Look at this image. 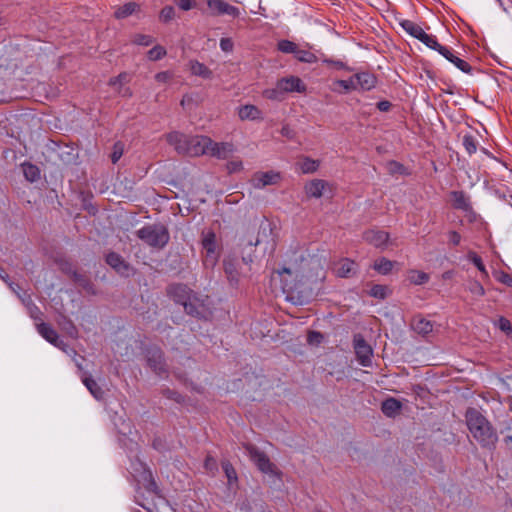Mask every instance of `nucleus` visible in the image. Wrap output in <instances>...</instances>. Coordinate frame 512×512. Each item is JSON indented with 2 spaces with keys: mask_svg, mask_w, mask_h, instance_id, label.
Returning <instances> with one entry per match:
<instances>
[{
  "mask_svg": "<svg viewBox=\"0 0 512 512\" xmlns=\"http://www.w3.org/2000/svg\"><path fill=\"white\" fill-rule=\"evenodd\" d=\"M167 141L182 154L190 156L209 155L212 139L207 136L188 137L179 132L167 135Z\"/></svg>",
  "mask_w": 512,
  "mask_h": 512,
  "instance_id": "f257e3e1",
  "label": "nucleus"
},
{
  "mask_svg": "<svg viewBox=\"0 0 512 512\" xmlns=\"http://www.w3.org/2000/svg\"><path fill=\"white\" fill-rule=\"evenodd\" d=\"M465 417L470 433L483 447L492 446L497 442L495 430L478 410L468 409Z\"/></svg>",
  "mask_w": 512,
  "mask_h": 512,
  "instance_id": "f03ea898",
  "label": "nucleus"
},
{
  "mask_svg": "<svg viewBox=\"0 0 512 512\" xmlns=\"http://www.w3.org/2000/svg\"><path fill=\"white\" fill-rule=\"evenodd\" d=\"M169 294L174 300L183 305L185 311L190 315H200V308L203 301L200 300L186 285L176 284L169 288Z\"/></svg>",
  "mask_w": 512,
  "mask_h": 512,
  "instance_id": "7ed1b4c3",
  "label": "nucleus"
},
{
  "mask_svg": "<svg viewBox=\"0 0 512 512\" xmlns=\"http://www.w3.org/2000/svg\"><path fill=\"white\" fill-rule=\"evenodd\" d=\"M137 236L154 248H163L169 241L168 230L163 225H147L137 231Z\"/></svg>",
  "mask_w": 512,
  "mask_h": 512,
  "instance_id": "20e7f679",
  "label": "nucleus"
},
{
  "mask_svg": "<svg viewBox=\"0 0 512 512\" xmlns=\"http://www.w3.org/2000/svg\"><path fill=\"white\" fill-rule=\"evenodd\" d=\"M201 244L204 253V265L214 267L220 256L216 234L210 230L203 231Z\"/></svg>",
  "mask_w": 512,
  "mask_h": 512,
  "instance_id": "39448f33",
  "label": "nucleus"
},
{
  "mask_svg": "<svg viewBox=\"0 0 512 512\" xmlns=\"http://www.w3.org/2000/svg\"><path fill=\"white\" fill-rule=\"evenodd\" d=\"M246 448L250 459L256 464L261 472L270 475L279 474L276 466L270 461L265 453L251 445L247 446Z\"/></svg>",
  "mask_w": 512,
  "mask_h": 512,
  "instance_id": "423d86ee",
  "label": "nucleus"
},
{
  "mask_svg": "<svg viewBox=\"0 0 512 512\" xmlns=\"http://www.w3.org/2000/svg\"><path fill=\"white\" fill-rule=\"evenodd\" d=\"M281 180L282 176L278 171H258L252 175L250 183L255 189H263L266 186L277 185Z\"/></svg>",
  "mask_w": 512,
  "mask_h": 512,
  "instance_id": "0eeeda50",
  "label": "nucleus"
},
{
  "mask_svg": "<svg viewBox=\"0 0 512 512\" xmlns=\"http://www.w3.org/2000/svg\"><path fill=\"white\" fill-rule=\"evenodd\" d=\"M353 345L358 362L362 366H370L373 350L371 346L365 341L363 336L356 334L353 339Z\"/></svg>",
  "mask_w": 512,
  "mask_h": 512,
  "instance_id": "6e6552de",
  "label": "nucleus"
},
{
  "mask_svg": "<svg viewBox=\"0 0 512 512\" xmlns=\"http://www.w3.org/2000/svg\"><path fill=\"white\" fill-rule=\"evenodd\" d=\"M207 5L211 11V15L213 16L229 15L237 17L239 15V9L237 7L232 6L223 0H207Z\"/></svg>",
  "mask_w": 512,
  "mask_h": 512,
  "instance_id": "1a4fd4ad",
  "label": "nucleus"
},
{
  "mask_svg": "<svg viewBox=\"0 0 512 512\" xmlns=\"http://www.w3.org/2000/svg\"><path fill=\"white\" fill-rule=\"evenodd\" d=\"M278 87L283 91V93H304L306 92L305 83L297 76H288L283 77L277 81Z\"/></svg>",
  "mask_w": 512,
  "mask_h": 512,
  "instance_id": "9d476101",
  "label": "nucleus"
},
{
  "mask_svg": "<svg viewBox=\"0 0 512 512\" xmlns=\"http://www.w3.org/2000/svg\"><path fill=\"white\" fill-rule=\"evenodd\" d=\"M363 238L367 243L380 249H385L389 242V234L382 230H368L364 233Z\"/></svg>",
  "mask_w": 512,
  "mask_h": 512,
  "instance_id": "9b49d317",
  "label": "nucleus"
},
{
  "mask_svg": "<svg viewBox=\"0 0 512 512\" xmlns=\"http://www.w3.org/2000/svg\"><path fill=\"white\" fill-rule=\"evenodd\" d=\"M130 79V75L126 72H123L118 76L111 78L109 80V85L113 87L118 95L128 98L132 96V90L126 86Z\"/></svg>",
  "mask_w": 512,
  "mask_h": 512,
  "instance_id": "f8f14e48",
  "label": "nucleus"
},
{
  "mask_svg": "<svg viewBox=\"0 0 512 512\" xmlns=\"http://www.w3.org/2000/svg\"><path fill=\"white\" fill-rule=\"evenodd\" d=\"M236 148L232 142H215L211 141L209 156L216 157L218 159H227L234 152Z\"/></svg>",
  "mask_w": 512,
  "mask_h": 512,
  "instance_id": "ddd939ff",
  "label": "nucleus"
},
{
  "mask_svg": "<svg viewBox=\"0 0 512 512\" xmlns=\"http://www.w3.org/2000/svg\"><path fill=\"white\" fill-rule=\"evenodd\" d=\"M328 186L329 183L325 180L313 179L305 184L304 191L309 198H320Z\"/></svg>",
  "mask_w": 512,
  "mask_h": 512,
  "instance_id": "4468645a",
  "label": "nucleus"
},
{
  "mask_svg": "<svg viewBox=\"0 0 512 512\" xmlns=\"http://www.w3.org/2000/svg\"><path fill=\"white\" fill-rule=\"evenodd\" d=\"M356 263L348 258L340 259L333 264V271L338 277H349L356 271Z\"/></svg>",
  "mask_w": 512,
  "mask_h": 512,
  "instance_id": "2eb2a0df",
  "label": "nucleus"
},
{
  "mask_svg": "<svg viewBox=\"0 0 512 512\" xmlns=\"http://www.w3.org/2000/svg\"><path fill=\"white\" fill-rule=\"evenodd\" d=\"M37 330L39 334L48 342L58 348H63V341L59 339L57 332L50 325L46 323H39L37 324Z\"/></svg>",
  "mask_w": 512,
  "mask_h": 512,
  "instance_id": "dca6fc26",
  "label": "nucleus"
},
{
  "mask_svg": "<svg viewBox=\"0 0 512 512\" xmlns=\"http://www.w3.org/2000/svg\"><path fill=\"white\" fill-rule=\"evenodd\" d=\"M352 77H353L357 91L358 90H361V91L371 90L376 85V78L370 73H366V72L357 73V74L353 75Z\"/></svg>",
  "mask_w": 512,
  "mask_h": 512,
  "instance_id": "f3484780",
  "label": "nucleus"
},
{
  "mask_svg": "<svg viewBox=\"0 0 512 512\" xmlns=\"http://www.w3.org/2000/svg\"><path fill=\"white\" fill-rule=\"evenodd\" d=\"M320 167V161L307 156H302L296 163V168L302 174L315 173Z\"/></svg>",
  "mask_w": 512,
  "mask_h": 512,
  "instance_id": "a211bd4d",
  "label": "nucleus"
},
{
  "mask_svg": "<svg viewBox=\"0 0 512 512\" xmlns=\"http://www.w3.org/2000/svg\"><path fill=\"white\" fill-rule=\"evenodd\" d=\"M411 326L416 333L422 336L430 334L434 327L431 321L421 315H417L412 319Z\"/></svg>",
  "mask_w": 512,
  "mask_h": 512,
  "instance_id": "6ab92c4d",
  "label": "nucleus"
},
{
  "mask_svg": "<svg viewBox=\"0 0 512 512\" xmlns=\"http://www.w3.org/2000/svg\"><path fill=\"white\" fill-rule=\"evenodd\" d=\"M140 6L136 2L129 1L121 6H117L114 11L116 19H124L139 11Z\"/></svg>",
  "mask_w": 512,
  "mask_h": 512,
  "instance_id": "aec40b11",
  "label": "nucleus"
},
{
  "mask_svg": "<svg viewBox=\"0 0 512 512\" xmlns=\"http://www.w3.org/2000/svg\"><path fill=\"white\" fill-rule=\"evenodd\" d=\"M238 116L241 120H257L262 118V113L255 105H244L239 108Z\"/></svg>",
  "mask_w": 512,
  "mask_h": 512,
  "instance_id": "412c9836",
  "label": "nucleus"
},
{
  "mask_svg": "<svg viewBox=\"0 0 512 512\" xmlns=\"http://www.w3.org/2000/svg\"><path fill=\"white\" fill-rule=\"evenodd\" d=\"M106 262L109 266H111L113 269H115L117 272L121 274H125L128 272L129 267L124 262L122 257L118 255L117 253L111 252L106 257Z\"/></svg>",
  "mask_w": 512,
  "mask_h": 512,
  "instance_id": "4be33fe9",
  "label": "nucleus"
},
{
  "mask_svg": "<svg viewBox=\"0 0 512 512\" xmlns=\"http://www.w3.org/2000/svg\"><path fill=\"white\" fill-rule=\"evenodd\" d=\"M190 72L204 79H210L212 77V71L203 63L196 60H191L188 64Z\"/></svg>",
  "mask_w": 512,
  "mask_h": 512,
  "instance_id": "5701e85b",
  "label": "nucleus"
},
{
  "mask_svg": "<svg viewBox=\"0 0 512 512\" xmlns=\"http://www.w3.org/2000/svg\"><path fill=\"white\" fill-rule=\"evenodd\" d=\"M148 365L157 374H161L164 371V363L162 358V352L160 350H153L149 352Z\"/></svg>",
  "mask_w": 512,
  "mask_h": 512,
  "instance_id": "b1692460",
  "label": "nucleus"
},
{
  "mask_svg": "<svg viewBox=\"0 0 512 512\" xmlns=\"http://www.w3.org/2000/svg\"><path fill=\"white\" fill-rule=\"evenodd\" d=\"M331 89H332V91L339 93V94H344V93H348L351 91H357L352 76L347 80H335L332 83Z\"/></svg>",
  "mask_w": 512,
  "mask_h": 512,
  "instance_id": "393cba45",
  "label": "nucleus"
},
{
  "mask_svg": "<svg viewBox=\"0 0 512 512\" xmlns=\"http://www.w3.org/2000/svg\"><path fill=\"white\" fill-rule=\"evenodd\" d=\"M271 226L268 222H262L259 226L258 234L255 241L249 240L247 244L249 246H257L260 243L266 241L271 234Z\"/></svg>",
  "mask_w": 512,
  "mask_h": 512,
  "instance_id": "a878e982",
  "label": "nucleus"
},
{
  "mask_svg": "<svg viewBox=\"0 0 512 512\" xmlns=\"http://www.w3.org/2000/svg\"><path fill=\"white\" fill-rule=\"evenodd\" d=\"M401 407L402 405L398 400L389 398L382 403L381 409L386 416L393 417L399 413Z\"/></svg>",
  "mask_w": 512,
  "mask_h": 512,
  "instance_id": "bb28decb",
  "label": "nucleus"
},
{
  "mask_svg": "<svg viewBox=\"0 0 512 512\" xmlns=\"http://www.w3.org/2000/svg\"><path fill=\"white\" fill-rule=\"evenodd\" d=\"M396 262L391 261L385 257H381L374 261L373 269L376 270L379 274L387 275L389 274Z\"/></svg>",
  "mask_w": 512,
  "mask_h": 512,
  "instance_id": "cd10ccee",
  "label": "nucleus"
},
{
  "mask_svg": "<svg viewBox=\"0 0 512 512\" xmlns=\"http://www.w3.org/2000/svg\"><path fill=\"white\" fill-rule=\"evenodd\" d=\"M407 279L414 285H422L429 281L430 276L423 271L411 269L407 272Z\"/></svg>",
  "mask_w": 512,
  "mask_h": 512,
  "instance_id": "c85d7f7f",
  "label": "nucleus"
},
{
  "mask_svg": "<svg viewBox=\"0 0 512 512\" xmlns=\"http://www.w3.org/2000/svg\"><path fill=\"white\" fill-rule=\"evenodd\" d=\"M453 205L457 209L462 210H469L470 209V202L468 197L461 191H454L451 193Z\"/></svg>",
  "mask_w": 512,
  "mask_h": 512,
  "instance_id": "c756f323",
  "label": "nucleus"
},
{
  "mask_svg": "<svg viewBox=\"0 0 512 512\" xmlns=\"http://www.w3.org/2000/svg\"><path fill=\"white\" fill-rule=\"evenodd\" d=\"M224 271L230 282L238 281L237 263L233 258H226L223 261Z\"/></svg>",
  "mask_w": 512,
  "mask_h": 512,
  "instance_id": "7c9ffc66",
  "label": "nucleus"
},
{
  "mask_svg": "<svg viewBox=\"0 0 512 512\" xmlns=\"http://www.w3.org/2000/svg\"><path fill=\"white\" fill-rule=\"evenodd\" d=\"M295 57L298 61L308 64H313L318 61V57L315 53L311 52L308 49L301 48L298 46Z\"/></svg>",
  "mask_w": 512,
  "mask_h": 512,
  "instance_id": "2f4dec72",
  "label": "nucleus"
},
{
  "mask_svg": "<svg viewBox=\"0 0 512 512\" xmlns=\"http://www.w3.org/2000/svg\"><path fill=\"white\" fill-rule=\"evenodd\" d=\"M22 170L25 178L30 182H35L40 178V170L31 163L22 164Z\"/></svg>",
  "mask_w": 512,
  "mask_h": 512,
  "instance_id": "473e14b6",
  "label": "nucleus"
},
{
  "mask_svg": "<svg viewBox=\"0 0 512 512\" xmlns=\"http://www.w3.org/2000/svg\"><path fill=\"white\" fill-rule=\"evenodd\" d=\"M82 381L86 388L96 399H101L103 397V390L93 378L86 376L82 379Z\"/></svg>",
  "mask_w": 512,
  "mask_h": 512,
  "instance_id": "72a5a7b5",
  "label": "nucleus"
},
{
  "mask_svg": "<svg viewBox=\"0 0 512 512\" xmlns=\"http://www.w3.org/2000/svg\"><path fill=\"white\" fill-rule=\"evenodd\" d=\"M400 26L406 33H408L414 38L418 36L419 32L422 30V27L420 25L411 20H402L400 22Z\"/></svg>",
  "mask_w": 512,
  "mask_h": 512,
  "instance_id": "f704fd0d",
  "label": "nucleus"
},
{
  "mask_svg": "<svg viewBox=\"0 0 512 512\" xmlns=\"http://www.w3.org/2000/svg\"><path fill=\"white\" fill-rule=\"evenodd\" d=\"M263 97L273 101H282L284 99V93L278 87V83L276 82V86L274 88L266 89L263 91Z\"/></svg>",
  "mask_w": 512,
  "mask_h": 512,
  "instance_id": "c9c22d12",
  "label": "nucleus"
},
{
  "mask_svg": "<svg viewBox=\"0 0 512 512\" xmlns=\"http://www.w3.org/2000/svg\"><path fill=\"white\" fill-rule=\"evenodd\" d=\"M467 258L477 267L484 277H488V271L486 270L481 257L477 255V253L470 251L467 254Z\"/></svg>",
  "mask_w": 512,
  "mask_h": 512,
  "instance_id": "e433bc0d",
  "label": "nucleus"
},
{
  "mask_svg": "<svg viewBox=\"0 0 512 512\" xmlns=\"http://www.w3.org/2000/svg\"><path fill=\"white\" fill-rule=\"evenodd\" d=\"M299 45L289 40H281L278 42V50L282 53L293 54L295 56Z\"/></svg>",
  "mask_w": 512,
  "mask_h": 512,
  "instance_id": "4c0bfd02",
  "label": "nucleus"
},
{
  "mask_svg": "<svg viewBox=\"0 0 512 512\" xmlns=\"http://www.w3.org/2000/svg\"><path fill=\"white\" fill-rule=\"evenodd\" d=\"M166 55V49L163 46L156 45L153 48H151L147 56L152 61H157L162 59Z\"/></svg>",
  "mask_w": 512,
  "mask_h": 512,
  "instance_id": "58836bf2",
  "label": "nucleus"
},
{
  "mask_svg": "<svg viewBox=\"0 0 512 512\" xmlns=\"http://www.w3.org/2000/svg\"><path fill=\"white\" fill-rule=\"evenodd\" d=\"M132 42L139 46H149L153 44L154 38L146 34H135L132 38Z\"/></svg>",
  "mask_w": 512,
  "mask_h": 512,
  "instance_id": "ea45409f",
  "label": "nucleus"
},
{
  "mask_svg": "<svg viewBox=\"0 0 512 512\" xmlns=\"http://www.w3.org/2000/svg\"><path fill=\"white\" fill-rule=\"evenodd\" d=\"M175 18V10L172 6H165L159 13L161 22L168 23Z\"/></svg>",
  "mask_w": 512,
  "mask_h": 512,
  "instance_id": "a19ab883",
  "label": "nucleus"
},
{
  "mask_svg": "<svg viewBox=\"0 0 512 512\" xmlns=\"http://www.w3.org/2000/svg\"><path fill=\"white\" fill-rule=\"evenodd\" d=\"M463 146L470 155L477 151V141L472 135L463 137Z\"/></svg>",
  "mask_w": 512,
  "mask_h": 512,
  "instance_id": "79ce46f5",
  "label": "nucleus"
},
{
  "mask_svg": "<svg viewBox=\"0 0 512 512\" xmlns=\"http://www.w3.org/2000/svg\"><path fill=\"white\" fill-rule=\"evenodd\" d=\"M228 173H236L243 170V162L240 159H233L226 164Z\"/></svg>",
  "mask_w": 512,
  "mask_h": 512,
  "instance_id": "37998d69",
  "label": "nucleus"
},
{
  "mask_svg": "<svg viewBox=\"0 0 512 512\" xmlns=\"http://www.w3.org/2000/svg\"><path fill=\"white\" fill-rule=\"evenodd\" d=\"M369 293L375 298L384 299L387 295V287L383 285H374L370 289Z\"/></svg>",
  "mask_w": 512,
  "mask_h": 512,
  "instance_id": "c03bdc74",
  "label": "nucleus"
},
{
  "mask_svg": "<svg viewBox=\"0 0 512 512\" xmlns=\"http://www.w3.org/2000/svg\"><path fill=\"white\" fill-rule=\"evenodd\" d=\"M498 328L503 331L506 335H512V325H511V322L505 318V317H500L499 320H498Z\"/></svg>",
  "mask_w": 512,
  "mask_h": 512,
  "instance_id": "a18cd8bd",
  "label": "nucleus"
},
{
  "mask_svg": "<svg viewBox=\"0 0 512 512\" xmlns=\"http://www.w3.org/2000/svg\"><path fill=\"white\" fill-rule=\"evenodd\" d=\"M451 63H453L458 69L465 73H469L471 71V66L466 61L460 59L457 56H454L453 59H451Z\"/></svg>",
  "mask_w": 512,
  "mask_h": 512,
  "instance_id": "49530a36",
  "label": "nucleus"
},
{
  "mask_svg": "<svg viewBox=\"0 0 512 512\" xmlns=\"http://www.w3.org/2000/svg\"><path fill=\"white\" fill-rule=\"evenodd\" d=\"M469 291L476 295V296H479V297H482L485 295V289L484 287L482 286L481 283H479L478 281H473L470 286H469Z\"/></svg>",
  "mask_w": 512,
  "mask_h": 512,
  "instance_id": "de8ad7c7",
  "label": "nucleus"
},
{
  "mask_svg": "<svg viewBox=\"0 0 512 512\" xmlns=\"http://www.w3.org/2000/svg\"><path fill=\"white\" fill-rule=\"evenodd\" d=\"M222 467H223V470H224L229 482H232L237 479L236 471L229 462H224L222 464Z\"/></svg>",
  "mask_w": 512,
  "mask_h": 512,
  "instance_id": "09e8293b",
  "label": "nucleus"
},
{
  "mask_svg": "<svg viewBox=\"0 0 512 512\" xmlns=\"http://www.w3.org/2000/svg\"><path fill=\"white\" fill-rule=\"evenodd\" d=\"M173 77L174 74L171 71H162L155 75V80L158 83H168Z\"/></svg>",
  "mask_w": 512,
  "mask_h": 512,
  "instance_id": "8fccbe9b",
  "label": "nucleus"
},
{
  "mask_svg": "<svg viewBox=\"0 0 512 512\" xmlns=\"http://www.w3.org/2000/svg\"><path fill=\"white\" fill-rule=\"evenodd\" d=\"M422 43L433 50L440 47V44L438 43L436 37L431 34H428L426 37H424Z\"/></svg>",
  "mask_w": 512,
  "mask_h": 512,
  "instance_id": "3c124183",
  "label": "nucleus"
},
{
  "mask_svg": "<svg viewBox=\"0 0 512 512\" xmlns=\"http://www.w3.org/2000/svg\"><path fill=\"white\" fill-rule=\"evenodd\" d=\"M123 155V145L121 143H116L113 147V152L111 155V160L113 163H116L121 156Z\"/></svg>",
  "mask_w": 512,
  "mask_h": 512,
  "instance_id": "603ef678",
  "label": "nucleus"
},
{
  "mask_svg": "<svg viewBox=\"0 0 512 512\" xmlns=\"http://www.w3.org/2000/svg\"><path fill=\"white\" fill-rule=\"evenodd\" d=\"M322 339V334L315 331L310 332L307 337V340L310 344H319L321 343Z\"/></svg>",
  "mask_w": 512,
  "mask_h": 512,
  "instance_id": "864d4df0",
  "label": "nucleus"
},
{
  "mask_svg": "<svg viewBox=\"0 0 512 512\" xmlns=\"http://www.w3.org/2000/svg\"><path fill=\"white\" fill-rule=\"evenodd\" d=\"M220 47L225 52H230L233 49V42L230 38H222L220 40Z\"/></svg>",
  "mask_w": 512,
  "mask_h": 512,
  "instance_id": "5fc2aeb1",
  "label": "nucleus"
},
{
  "mask_svg": "<svg viewBox=\"0 0 512 512\" xmlns=\"http://www.w3.org/2000/svg\"><path fill=\"white\" fill-rule=\"evenodd\" d=\"M435 50L438 51L441 55H443L450 62H451V59H453V57L455 56L449 49H447L446 47H444L442 45H440V47H438Z\"/></svg>",
  "mask_w": 512,
  "mask_h": 512,
  "instance_id": "6e6d98bb",
  "label": "nucleus"
},
{
  "mask_svg": "<svg viewBox=\"0 0 512 512\" xmlns=\"http://www.w3.org/2000/svg\"><path fill=\"white\" fill-rule=\"evenodd\" d=\"M178 6L180 9L188 11L194 7V2L192 0H178Z\"/></svg>",
  "mask_w": 512,
  "mask_h": 512,
  "instance_id": "4d7b16f0",
  "label": "nucleus"
},
{
  "mask_svg": "<svg viewBox=\"0 0 512 512\" xmlns=\"http://www.w3.org/2000/svg\"><path fill=\"white\" fill-rule=\"evenodd\" d=\"M448 238H449V241L453 244V245H459L460 241H461V236L458 232L456 231H450L449 234H448Z\"/></svg>",
  "mask_w": 512,
  "mask_h": 512,
  "instance_id": "13d9d810",
  "label": "nucleus"
},
{
  "mask_svg": "<svg viewBox=\"0 0 512 512\" xmlns=\"http://www.w3.org/2000/svg\"><path fill=\"white\" fill-rule=\"evenodd\" d=\"M498 280L503 284L512 286V277L507 273H502V275L498 278Z\"/></svg>",
  "mask_w": 512,
  "mask_h": 512,
  "instance_id": "bf43d9fd",
  "label": "nucleus"
},
{
  "mask_svg": "<svg viewBox=\"0 0 512 512\" xmlns=\"http://www.w3.org/2000/svg\"><path fill=\"white\" fill-rule=\"evenodd\" d=\"M377 107L380 111L386 112L390 109L391 103L389 101H380Z\"/></svg>",
  "mask_w": 512,
  "mask_h": 512,
  "instance_id": "052dcab7",
  "label": "nucleus"
},
{
  "mask_svg": "<svg viewBox=\"0 0 512 512\" xmlns=\"http://www.w3.org/2000/svg\"><path fill=\"white\" fill-rule=\"evenodd\" d=\"M215 464L216 463H215V460L213 458H211V457H207L206 458L205 467L207 469H210V470L213 469L215 467Z\"/></svg>",
  "mask_w": 512,
  "mask_h": 512,
  "instance_id": "680f3d73",
  "label": "nucleus"
},
{
  "mask_svg": "<svg viewBox=\"0 0 512 512\" xmlns=\"http://www.w3.org/2000/svg\"><path fill=\"white\" fill-rule=\"evenodd\" d=\"M428 34L422 29L418 36H416L415 38L418 39L419 41H423L424 37H426Z\"/></svg>",
  "mask_w": 512,
  "mask_h": 512,
  "instance_id": "e2e57ef3",
  "label": "nucleus"
},
{
  "mask_svg": "<svg viewBox=\"0 0 512 512\" xmlns=\"http://www.w3.org/2000/svg\"><path fill=\"white\" fill-rule=\"evenodd\" d=\"M289 132H290V129L288 126H284L282 127L281 129V134L284 135V136H288L289 135Z\"/></svg>",
  "mask_w": 512,
  "mask_h": 512,
  "instance_id": "0e129e2a",
  "label": "nucleus"
},
{
  "mask_svg": "<svg viewBox=\"0 0 512 512\" xmlns=\"http://www.w3.org/2000/svg\"><path fill=\"white\" fill-rule=\"evenodd\" d=\"M0 278L7 282L8 275L4 273V271H0Z\"/></svg>",
  "mask_w": 512,
  "mask_h": 512,
  "instance_id": "69168bd1",
  "label": "nucleus"
},
{
  "mask_svg": "<svg viewBox=\"0 0 512 512\" xmlns=\"http://www.w3.org/2000/svg\"><path fill=\"white\" fill-rule=\"evenodd\" d=\"M282 271L285 272V273H288V274L292 273V269L291 268H283Z\"/></svg>",
  "mask_w": 512,
  "mask_h": 512,
  "instance_id": "338daca9",
  "label": "nucleus"
},
{
  "mask_svg": "<svg viewBox=\"0 0 512 512\" xmlns=\"http://www.w3.org/2000/svg\"><path fill=\"white\" fill-rule=\"evenodd\" d=\"M243 261H244V262H246V263H248V262H251V261H252V259H251L250 257H249V258L243 257Z\"/></svg>",
  "mask_w": 512,
  "mask_h": 512,
  "instance_id": "774afa93",
  "label": "nucleus"
}]
</instances>
